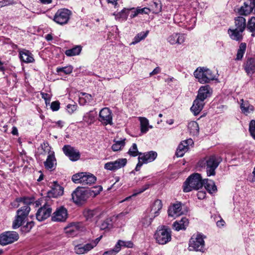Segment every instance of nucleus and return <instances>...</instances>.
Instances as JSON below:
<instances>
[{"label":"nucleus","mask_w":255,"mask_h":255,"mask_svg":"<svg viewBox=\"0 0 255 255\" xmlns=\"http://www.w3.org/2000/svg\"><path fill=\"white\" fill-rule=\"evenodd\" d=\"M203 183V180L200 174H192L184 182L183 190L184 192H189L193 190H198L202 187Z\"/></svg>","instance_id":"1"},{"label":"nucleus","mask_w":255,"mask_h":255,"mask_svg":"<svg viewBox=\"0 0 255 255\" xmlns=\"http://www.w3.org/2000/svg\"><path fill=\"white\" fill-rule=\"evenodd\" d=\"M194 77L201 84L208 83L216 79V76L211 70L205 68L199 67L194 72Z\"/></svg>","instance_id":"2"},{"label":"nucleus","mask_w":255,"mask_h":255,"mask_svg":"<svg viewBox=\"0 0 255 255\" xmlns=\"http://www.w3.org/2000/svg\"><path fill=\"white\" fill-rule=\"evenodd\" d=\"M72 180L75 183H80L83 186L91 185L96 182V177L90 173L80 172L74 174Z\"/></svg>","instance_id":"3"},{"label":"nucleus","mask_w":255,"mask_h":255,"mask_svg":"<svg viewBox=\"0 0 255 255\" xmlns=\"http://www.w3.org/2000/svg\"><path fill=\"white\" fill-rule=\"evenodd\" d=\"M156 243L159 245H165L171 240V232L165 226L158 228L154 235Z\"/></svg>","instance_id":"4"},{"label":"nucleus","mask_w":255,"mask_h":255,"mask_svg":"<svg viewBox=\"0 0 255 255\" xmlns=\"http://www.w3.org/2000/svg\"><path fill=\"white\" fill-rule=\"evenodd\" d=\"M222 158L216 155H212L206 159L205 167L208 176H214L216 174V169L222 161Z\"/></svg>","instance_id":"5"},{"label":"nucleus","mask_w":255,"mask_h":255,"mask_svg":"<svg viewBox=\"0 0 255 255\" xmlns=\"http://www.w3.org/2000/svg\"><path fill=\"white\" fill-rule=\"evenodd\" d=\"M19 239L18 233L5 231L0 234V245L5 246L16 242Z\"/></svg>","instance_id":"6"},{"label":"nucleus","mask_w":255,"mask_h":255,"mask_svg":"<svg viewBox=\"0 0 255 255\" xmlns=\"http://www.w3.org/2000/svg\"><path fill=\"white\" fill-rule=\"evenodd\" d=\"M72 14L71 11L67 8H61L55 13L53 20L60 25H64L68 23Z\"/></svg>","instance_id":"7"},{"label":"nucleus","mask_w":255,"mask_h":255,"mask_svg":"<svg viewBox=\"0 0 255 255\" xmlns=\"http://www.w3.org/2000/svg\"><path fill=\"white\" fill-rule=\"evenodd\" d=\"M30 211V208L28 206H23L17 210L16 218L12 224L13 229H17L22 225L23 222L28 215Z\"/></svg>","instance_id":"8"},{"label":"nucleus","mask_w":255,"mask_h":255,"mask_svg":"<svg viewBox=\"0 0 255 255\" xmlns=\"http://www.w3.org/2000/svg\"><path fill=\"white\" fill-rule=\"evenodd\" d=\"M205 242L203 237L201 234H198L196 237L193 236L189 242V250L204 252Z\"/></svg>","instance_id":"9"},{"label":"nucleus","mask_w":255,"mask_h":255,"mask_svg":"<svg viewBox=\"0 0 255 255\" xmlns=\"http://www.w3.org/2000/svg\"><path fill=\"white\" fill-rule=\"evenodd\" d=\"M88 198V192L82 188L77 187L72 193V199L76 204H82Z\"/></svg>","instance_id":"10"},{"label":"nucleus","mask_w":255,"mask_h":255,"mask_svg":"<svg viewBox=\"0 0 255 255\" xmlns=\"http://www.w3.org/2000/svg\"><path fill=\"white\" fill-rule=\"evenodd\" d=\"M84 229V227L81 223H71L64 228V231L67 235L69 237H73Z\"/></svg>","instance_id":"11"},{"label":"nucleus","mask_w":255,"mask_h":255,"mask_svg":"<svg viewBox=\"0 0 255 255\" xmlns=\"http://www.w3.org/2000/svg\"><path fill=\"white\" fill-rule=\"evenodd\" d=\"M51 213L52 208L50 206L45 204L37 210L35 214L36 218L38 221H43L49 217Z\"/></svg>","instance_id":"12"},{"label":"nucleus","mask_w":255,"mask_h":255,"mask_svg":"<svg viewBox=\"0 0 255 255\" xmlns=\"http://www.w3.org/2000/svg\"><path fill=\"white\" fill-rule=\"evenodd\" d=\"M68 217L67 210L63 206L57 208L53 213L51 220L54 222H65Z\"/></svg>","instance_id":"13"},{"label":"nucleus","mask_w":255,"mask_h":255,"mask_svg":"<svg viewBox=\"0 0 255 255\" xmlns=\"http://www.w3.org/2000/svg\"><path fill=\"white\" fill-rule=\"evenodd\" d=\"M127 163L126 158H119L114 161L105 164L104 168L108 170L115 171L124 167Z\"/></svg>","instance_id":"14"},{"label":"nucleus","mask_w":255,"mask_h":255,"mask_svg":"<svg viewBox=\"0 0 255 255\" xmlns=\"http://www.w3.org/2000/svg\"><path fill=\"white\" fill-rule=\"evenodd\" d=\"M112 113L108 108H103L99 113V121L103 124L107 125L112 124Z\"/></svg>","instance_id":"15"},{"label":"nucleus","mask_w":255,"mask_h":255,"mask_svg":"<svg viewBox=\"0 0 255 255\" xmlns=\"http://www.w3.org/2000/svg\"><path fill=\"white\" fill-rule=\"evenodd\" d=\"M64 154L73 161L78 160L80 157V152L70 145H65L62 148Z\"/></svg>","instance_id":"16"},{"label":"nucleus","mask_w":255,"mask_h":255,"mask_svg":"<svg viewBox=\"0 0 255 255\" xmlns=\"http://www.w3.org/2000/svg\"><path fill=\"white\" fill-rule=\"evenodd\" d=\"M168 216L176 218L184 214L182 209V204L180 202H176L170 205L168 210Z\"/></svg>","instance_id":"17"},{"label":"nucleus","mask_w":255,"mask_h":255,"mask_svg":"<svg viewBox=\"0 0 255 255\" xmlns=\"http://www.w3.org/2000/svg\"><path fill=\"white\" fill-rule=\"evenodd\" d=\"M186 37V34L176 32L169 35L167 40L171 45H180L184 42Z\"/></svg>","instance_id":"18"},{"label":"nucleus","mask_w":255,"mask_h":255,"mask_svg":"<svg viewBox=\"0 0 255 255\" xmlns=\"http://www.w3.org/2000/svg\"><path fill=\"white\" fill-rule=\"evenodd\" d=\"M212 92V89L209 85L201 86L198 90L197 98L204 101L211 96Z\"/></svg>","instance_id":"19"},{"label":"nucleus","mask_w":255,"mask_h":255,"mask_svg":"<svg viewBox=\"0 0 255 255\" xmlns=\"http://www.w3.org/2000/svg\"><path fill=\"white\" fill-rule=\"evenodd\" d=\"M196 20V17L194 14L187 13L185 21L183 24H180V27L191 30L195 27Z\"/></svg>","instance_id":"20"},{"label":"nucleus","mask_w":255,"mask_h":255,"mask_svg":"<svg viewBox=\"0 0 255 255\" xmlns=\"http://www.w3.org/2000/svg\"><path fill=\"white\" fill-rule=\"evenodd\" d=\"M44 165L46 169L50 171H52L55 168L56 159L54 151L49 152V154L47 156L46 161L44 162Z\"/></svg>","instance_id":"21"},{"label":"nucleus","mask_w":255,"mask_h":255,"mask_svg":"<svg viewBox=\"0 0 255 255\" xmlns=\"http://www.w3.org/2000/svg\"><path fill=\"white\" fill-rule=\"evenodd\" d=\"M157 154L155 151H150L149 152H144L143 153H140L139 156L138 157V160L141 159L144 163L154 161L157 157Z\"/></svg>","instance_id":"22"},{"label":"nucleus","mask_w":255,"mask_h":255,"mask_svg":"<svg viewBox=\"0 0 255 255\" xmlns=\"http://www.w3.org/2000/svg\"><path fill=\"white\" fill-rule=\"evenodd\" d=\"M100 212L98 209H86L83 212V215L87 221L90 222L97 221L100 215Z\"/></svg>","instance_id":"23"},{"label":"nucleus","mask_w":255,"mask_h":255,"mask_svg":"<svg viewBox=\"0 0 255 255\" xmlns=\"http://www.w3.org/2000/svg\"><path fill=\"white\" fill-rule=\"evenodd\" d=\"M244 67L247 75L252 76L255 72V59L248 58L245 62Z\"/></svg>","instance_id":"24"},{"label":"nucleus","mask_w":255,"mask_h":255,"mask_svg":"<svg viewBox=\"0 0 255 255\" xmlns=\"http://www.w3.org/2000/svg\"><path fill=\"white\" fill-rule=\"evenodd\" d=\"M162 208V203L161 200L157 199L151 205L148 213L155 218L159 215L160 211Z\"/></svg>","instance_id":"25"},{"label":"nucleus","mask_w":255,"mask_h":255,"mask_svg":"<svg viewBox=\"0 0 255 255\" xmlns=\"http://www.w3.org/2000/svg\"><path fill=\"white\" fill-rule=\"evenodd\" d=\"M63 188L56 183H54L51 190L48 192L49 197L57 198L63 194Z\"/></svg>","instance_id":"26"},{"label":"nucleus","mask_w":255,"mask_h":255,"mask_svg":"<svg viewBox=\"0 0 255 255\" xmlns=\"http://www.w3.org/2000/svg\"><path fill=\"white\" fill-rule=\"evenodd\" d=\"M93 249V245L90 243L85 245L79 244L75 246V253L78 255H83L87 253Z\"/></svg>","instance_id":"27"},{"label":"nucleus","mask_w":255,"mask_h":255,"mask_svg":"<svg viewBox=\"0 0 255 255\" xmlns=\"http://www.w3.org/2000/svg\"><path fill=\"white\" fill-rule=\"evenodd\" d=\"M204 103L203 101L196 98L194 101L192 106L191 107V111L194 115H198L203 108Z\"/></svg>","instance_id":"28"},{"label":"nucleus","mask_w":255,"mask_h":255,"mask_svg":"<svg viewBox=\"0 0 255 255\" xmlns=\"http://www.w3.org/2000/svg\"><path fill=\"white\" fill-rule=\"evenodd\" d=\"M244 31H242L237 28H229L228 29V34L230 38L236 41H241L243 39V32Z\"/></svg>","instance_id":"29"},{"label":"nucleus","mask_w":255,"mask_h":255,"mask_svg":"<svg viewBox=\"0 0 255 255\" xmlns=\"http://www.w3.org/2000/svg\"><path fill=\"white\" fill-rule=\"evenodd\" d=\"M19 58L21 61L26 63H32L34 61L31 53L26 50L19 52Z\"/></svg>","instance_id":"30"},{"label":"nucleus","mask_w":255,"mask_h":255,"mask_svg":"<svg viewBox=\"0 0 255 255\" xmlns=\"http://www.w3.org/2000/svg\"><path fill=\"white\" fill-rule=\"evenodd\" d=\"M252 4L250 3L249 0L246 1L244 5L242 6L238 10V12L240 15H247L253 11L254 9Z\"/></svg>","instance_id":"31"},{"label":"nucleus","mask_w":255,"mask_h":255,"mask_svg":"<svg viewBox=\"0 0 255 255\" xmlns=\"http://www.w3.org/2000/svg\"><path fill=\"white\" fill-rule=\"evenodd\" d=\"M188 221L186 218H182L180 221H175L173 226L176 231H179L181 230H185L188 226Z\"/></svg>","instance_id":"32"},{"label":"nucleus","mask_w":255,"mask_h":255,"mask_svg":"<svg viewBox=\"0 0 255 255\" xmlns=\"http://www.w3.org/2000/svg\"><path fill=\"white\" fill-rule=\"evenodd\" d=\"M234 20L236 28L244 31L247 27L246 19L243 16H238Z\"/></svg>","instance_id":"33"},{"label":"nucleus","mask_w":255,"mask_h":255,"mask_svg":"<svg viewBox=\"0 0 255 255\" xmlns=\"http://www.w3.org/2000/svg\"><path fill=\"white\" fill-rule=\"evenodd\" d=\"M188 149V144L187 140L181 142L176 150V154L177 157H182Z\"/></svg>","instance_id":"34"},{"label":"nucleus","mask_w":255,"mask_h":255,"mask_svg":"<svg viewBox=\"0 0 255 255\" xmlns=\"http://www.w3.org/2000/svg\"><path fill=\"white\" fill-rule=\"evenodd\" d=\"M155 218L154 216L150 215L147 210L144 214V216L141 220L142 226L145 228L148 227L151 224L153 220Z\"/></svg>","instance_id":"35"},{"label":"nucleus","mask_w":255,"mask_h":255,"mask_svg":"<svg viewBox=\"0 0 255 255\" xmlns=\"http://www.w3.org/2000/svg\"><path fill=\"white\" fill-rule=\"evenodd\" d=\"M241 102H242L240 106L241 109L244 114L247 115L253 112L254 107L250 105L248 101H244L243 99H242Z\"/></svg>","instance_id":"36"},{"label":"nucleus","mask_w":255,"mask_h":255,"mask_svg":"<svg viewBox=\"0 0 255 255\" xmlns=\"http://www.w3.org/2000/svg\"><path fill=\"white\" fill-rule=\"evenodd\" d=\"M203 182L205 188L209 193H213L217 191V187L213 181L205 179L203 180Z\"/></svg>","instance_id":"37"},{"label":"nucleus","mask_w":255,"mask_h":255,"mask_svg":"<svg viewBox=\"0 0 255 255\" xmlns=\"http://www.w3.org/2000/svg\"><path fill=\"white\" fill-rule=\"evenodd\" d=\"M139 120L140 121V131L141 133H145L148 131L149 128H152V126H149L148 120L146 118L139 117Z\"/></svg>","instance_id":"38"},{"label":"nucleus","mask_w":255,"mask_h":255,"mask_svg":"<svg viewBox=\"0 0 255 255\" xmlns=\"http://www.w3.org/2000/svg\"><path fill=\"white\" fill-rule=\"evenodd\" d=\"M130 11L129 9L124 8L117 13H114V15L117 20L120 21H125L127 19L128 14L130 13Z\"/></svg>","instance_id":"39"},{"label":"nucleus","mask_w":255,"mask_h":255,"mask_svg":"<svg viewBox=\"0 0 255 255\" xmlns=\"http://www.w3.org/2000/svg\"><path fill=\"white\" fill-rule=\"evenodd\" d=\"M188 128L190 133L192 135H197L199 132V127L198 123L195 121H191L188 124Z\"/></svg>","instance_id":"40"},{"label":"nucleus","mask_w":255,"mask_h":255,"mask_svg":"<svg viewBox=\"0 0 255 255\" xmlns=\"http://www.w3.org/2000/svg\"><path fill=\"white\" fill-rule=\"evenodd\" d=\"M82 48V46L80 45H76L71 49L66 50L65 54L68 57L78 55L81 53Z\"/></svg>","instance_id":"41"},{"label":"nucleus","mask_w":255,"mask_h":255,"mask_svg":"<svg viewBox=\"0 0 255 255\" xmlns=\"http://www.w3.org/2000/svg\"><path fill=\"white\" fill-rule=\"evenodd\" d=\"M150 6L151 10L154 13H158L161 11L162 5L159 0H152Z\"/></svg>","instance_id":"42"},{"label":"nucleus","mask_w":255,"mask_h":255,"mask_svg":"<svg viewBox=\"0 0 255 255\" xmlns=\"http://www.w3.org/2000/svg\"><path fill=\"white\" fill-rule=\"evenodd\" d=\"M247 48V44L246 43L242 42L240 44L239 47L237 51L236 60H241L244 56Z\"/></svg>","instance_id":"43"},{"label":"nucleus","mask_w":255,"mask_h":255,"mask_svg":"<svg viewBox=\"0 0 255 255\" xmlns=\"http://www.w3.org/2000/svg\"><path fill=\"white\" fill-rule=\"evenodd\" d=\"M247 28L252 33V36H255V17H252L247 24Z\"/></svg>","instance_id":"44"},{"label":"nucleus","mask_w":255,"mask_h":255,"mask_svg":"<svg viewBox=\"0 0 255 255\" xmlns=\"http://www.w3.org/2000/svg\"><path fill=\"white\" fill-rule=\"evenodd\" d=\"M126 138L121 140H114V143L112 146V149L114 151L121 150L125 145Z\"/></svg>","instance_id":"45"},{"label":"nucleus","mask_w":255,"mask_h":255,"mask_svg":"<svg viewBox=\"0 0 255 255\" xmlns=\"http://www.w3.org/2000/svg\"><path fill=\"white\" fill-rule=\"evenodd\" d=\"M95 116L93 112L90 111L86 113L84 116L83 120L84 122L86 123L88 125L93 124L95 121Z\"/></svg>","instance_id":"46"},{"label":"nucleus","mask_w":255,"mask_h":255,"mask_svg":"<svg viewBox=\"0 0 255 255\" xmlns=\"http://www.w3.org/2000/svg\"><path fill=\"white\" fill-rule=\"evenodd\" d=\"M187 14L185 13H178L175 14L174 16V21L175 23L178 24L180 26V24H183L185 21Z\"/></svg>","instance_id":"47"},{"label":"nucleus","mask_w":255,"mask_h":255,"mask_svg":"<svg viewBox=\"0 0 255 255\" xmlns=\"http://www.w3.org/2000/svg\"><path fill=\"white\" fill-rule=\"evenodd\" d=\"M73 67L71 65H68L64 67H57L56 72L57 73L62 75V73L65 74H70L73 71Z\"/></svg>","instance_id":"48"},{"label":"nucleus","mask_w":255,"mask_h":255,"mask_svg":"<svg viewBox=\"0 0 255 255\" xmlns=\"http://www.w3.org/2000/svg\"><path fill=\"white\" fill-rule=\"evenodd\" d=\"M150 186V184H145L141 188H140L138 189L135 190L134 191V192L133 193V194L131 196L127 197L125 199L123 200L122 202H124L125 201H127L128 199H130L131 198V197L135 196L137 195L138 194L143 192L144 191H145L146 190L148 189L149 188Z\"/></svg>","instance_id":"49"},{"label":"nucleus","mask_w":255,"mask_h":255,"mask_svg":"<svg viewBox=\"0 0 255 255\" xmlns=\"http://www.w3.org/2000/svg\"><path fill=\"white\" fill-rule=\"evenodd\" d=\"M18 202H22L24 206H28L34 203V198L33 197H24L16 199Z\"/></svg>","instance_id":"50"},{"label":"nucleus","mask_w":255,"mask_h":255,"mask_svg":"<svg viewBox=\"0 0 255 255\" xmlns=\"http://www.w3.org/2000/svg\"><path fill=\"white\" fill-rule=\"evenodd\" d=\"M128 153L130 156L135 157L138 155L139 156L140 152H139L138 151L136 144L134 143L129 149Z\"/></svg>","instance_id":"51"},{"label":"nucleus","mask_w":255,"mask_h":255,"mask_svg":"<svg viewBox=\"0 0 255 255\" xmlns=\"http://www.w3.org/2000/svg\"><path fill=\"white\" fill-rule=\"evenodd\" d=\"M148 33V31H146V32H142L138 33L133 39V41L132 42V44H135L138 42H139L141 40L144 39L147 35Z\"/></svg>","instance_id":"52"},{"label":"nucleus","mask_w":255,"mask_h":255,"mask_svg":"<svg viewBox=\"0 0 255 255\" xmlns=\"http://www.w3.org/2000/svg\"><path fill=\"white\" fill-rule=\"evenodd\" d=\"M112 227V220L110 219H106L101 223L100 229L102 230H105L110 229Z\"/></svg>","instance_id":"53"},{"label":"nucleus","mask_w":255,"mask_h":255,"mask_svg":"<svg viewBox=\"0 0 255 255\" xmlns=\"http://www.w3.org/2000/svg\"><path fill=\"white\" fill-rule=\"evenodd\" d=\"M34 225V223L33 221L27 222L25 225L21 227V230L22 232L28 233L31 230Z\"/></svg>","instance_id":"54"},{"label":"nucleus","mask_w":255,"mask_h":255,"mask_svg":"<svg viewBox=\"0 0 255 255\" xmlns=\"http://www.w3.org/2000/svg\"><path fill=\"white\" fill-rule=\"evenodd\" d=\"M249 131L251 136L255 139V120H252L249 124Z\"/></svg>","instance_id":"55"},{"label":"nucleus","mask_w":255,"mask_h":255,"mask_svg":"<svg viewBox=\"0 0 255 255\" xmlns=\"http://www.w3.org/2000/svg\"><path fill=\"white\" fill-rule=\"evenodd\" d=\"M51 109L53 111H57L60 108V103L59 101H54L52 102L50 106Z\"/></svg>","instance_id":"56"},{"label":"nucleus","mask_w":255,"mask_h":255,"mask_svg":"<svg viewBox=\"0 0 255 255\" xmlns=\"http://www.w3.org/2000/svg\"><path fill=\"white\" fill-rule=\"evenodd\" d=\"M77 107L76 105L69 104L67 106V111L69 114H71L76 110Z\"/></svg>","instance_id":"57"},{"label":"nucleus","mask_w":255,"mask_h":255,"mask_svg":"<svg viewBox=\"0 0 255 255\" xmlns=\"http://www.w3.org/2000/svg\"><path fill=\"white\" fill-rule=\"evenodd\" d=\"M41 146L42 148V149L45 152H47L49 154V152H52L53 151L51 150V147L49 146V144L48 142H43L42 144H41Z\"/></svg>","instance_id":"58"},{"label":"nucleus","mask_w":255,"mask_h":255,"mask_svg":"<svg viewBox=\"0 0 255 255\" xmlns=\"http://www.w3.org/2000/svg\"><path fill=\"white\" fill-rule=\"evenodd\" d=\"M42 98L45 100L46 105L49 104L50 101L51 96L49 94L45 93H41Z\"/></svg>","instance_id":"59"},{"label":"nucleus","mask_w":255,"mask_h":255,"mask_svg":"<svg viewBox=\"0 0 255 255\" xmlns=\"http://www.w3.org/2000/svg\"><path fill=\"white\" fill-rule=\"evenodd\" d=\"M122 240H120L116 243L114 248L113 249V250L115 252L116 254H118L121 250L122 245H121Z\"/></svg>","instance_id":"60"},{"label":"nucleus","mask_w":255,"mask_h":255,"mask_svg":"<svg viewBox=\"0 0 255 255\" xmlns=\"http://www.w3.org/2000/svg\"><path fill=\"white\" fill-rule=\"evenodd\" d=\"M137 13L139 14L145 13L148 14L150 11V9L147 7L140 8L138 7L137 8Z\"/></svg>","instance_id":"61"},{"label":"nucleus","mask_w":255,"mask_h":255,"mask_svg":"<svg viewBox=\"0 0 255 255\" xmlns=\"http://www.w3.org/2000/svg\"><path fill=\"white\" fill-rule=\"evenodd\" d=\"M121 245L122 247L131 248L133 247V244L131 241H124L122 240Z\"/></svg>","instance_id":"62"},{"label":"nucleus","mask_w":255,"mask_h":255,"mask_svg":"<svg viewBox=\"0 0 255 255\" xmlns=\"http://www.w3.org/2000/svg\"><path fill=\"white\" fill-rule=\"evenodd\" d=\"M82 96L84 97L88 104H89L93 100L92 97L90 94L83 93Z\"/></svg>","instance_id":"63"},{"label":"nucleus","mask_w":255,"mask_h":255,"mask_svg":"<svg viewBox=\"0 0 255 255\" xmlns=\"http://www.w3.org/2000/svg\"><path fill=\"white\" fill-rule=\"evenodd\" d=\"M94 188L95 190H92V192L94 193V196H96V195L99 194L103 189V188L101 186H96V187H94Z\"/></svg>","instance_id":"64"}]
</instances>
